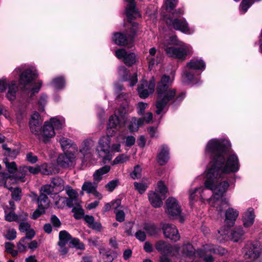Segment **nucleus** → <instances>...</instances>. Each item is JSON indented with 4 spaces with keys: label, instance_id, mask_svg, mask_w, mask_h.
Wrapping results in <instances>:
<instances>
[{
    "label": "nucleus",
    "instance_id": "8",
    "mask_svg": "<svg viewBox=\"0 0 262 262\" xmlns=\"http://www.w3.org/2000/svg\"><path fill=\"white\" fill-rule=\"evenodd\" d=\"M94 146V141L91 139H85L81 143L79 151L82 155L84 161L92 162Z\"/></svg>",
    "mask_w": 262,
    "mask_h": 262
},
{
    "label": "nucleus",
    "instance_id": "47",
    "mask_svg": "<svg viewBox=\"0 0 262 262\" xmlns=\"http://www.w3.org/2000/svg\"><path fill=\"white\" fill-rule=\"evenodd\" d=\"M52 86L56 89H61L65 85V80L63 77L55 78L52 81Z\"/></svg>",
    "mask_w": 262,
    "mask_h": 262
},
{
    "label": "nucleus",
    "instance_id": "29",
    "mask_svg": "<svg viewBox=\"0 0 262 262\" xmlns=\"http://www.w3.org/2000/svg\"><path fill=\"white\" fill-rule=\"evenodd\" d=\"M148 199L150 204L155 208L160 207L163 205V198L156 192H149Z\"/></svg>",
    "mask_w": 262,
    "mask_h": 262
},
{
    "label": "nucleus",
    "instance_id": "45",
    "mask_svg": "<svg viewBox=\"0 0 262 262\" xmlns=\"http://www.w3.org/2000/svg\"><path fill=\"white\" fill-rule=\"evenodd\" d=\"M99 253L102 255V258L104 262H112L114 259V253H110L109 251H106L105 249H100Z\"/></svg>",
    "mask_w": 262,
    "mask_h": 262
},
{
    "label": "nucleus",
    "instance_id": "17",
    "mask_svg": "<svg viewBox=\"0 0 262 262\" xmlns=\"http://www.w3.org/2000/svg\"><path fill=\"white\" fill-rule=\"evenodd\" d=\"M155 247L161 254H169L171 257H174L175 252H178V246H172L170 244L163 241L157 242Z\"/></svg>",
    "mask_w": 262,
    "mask_h": 262
},
{
    "label": "nucleus",
    "instance_id": "37",
    "mask_svg": "<svg viewBox=\"0 0 262 262\" xmlns=\"http://www.w3.org/2000/svg\"><path fill=\"white\" fill-rule=\"evenodd\" d=\"M64 189H65L67 194L69 197L68 200H71L72 203L76 204L78 197L77 192L69 185L64 187Z\"/></svg>",
    "mask_w": 262,
    "mask_h": 262
},
{
    "label": "nucleus",
    "instance_id": "36",
    "mask_svg": "<svg viewBox=\"0 0 262 262\" xmlns=\"http://www.w3.org/2000/svg\"><path fill=\"white\" fill-rule=\"evenodd\" d=\"M72 237L66 231H61L59 233V242L58 245L59 246H65L68 242L71 241Z\"/></svg>",
    "mask_w": 262,
    "mask_h": 262
},
{
    "label": "nucleus",
    "instance_id": "51",
    "mask_svg": "<svg viewBox=\"0 0 262 262\" xmlns=\"http://www.w3.org/2000/svg\"><path fill=\"white\" fill-rule=\"evenodd\" d=\"M4 162L5 163L6 167L9 173H14L16 172L17 165L15 162H9L7 158L4 159Z\"/></svg>",
    "mask_w": 262,
    "mask_h": 262
},
{
    "label": "nucleus",
    "instance_id": "28",
    "mask_svg": "<svg viewBox=\"0 0 262 262\" xmlns=\"http://www.w3.org/2000/svg\"><path fill=\"white\" fill-rule=\"evenodd\" d=\"M112 136L106 135L102 136L99 140L98 144L101 150L105 154H108L110 152V144L111 142V137Z\"/></svg>",
    "mask_w": 262,
    "mask_h": 262
},
{
    "label": "nucleus",
    "instance_id": "38",
    "mask_svg": "<svg viewBox=\"0 0 262 262\" xmlns=\"http://www.w3.org/2000/svg\"><path fill=\"white\" fill-rule=\"evenodd\" d=\"M38 207L45 210L49 206L50 201L46 194L41 192L37 199Z\"/></svg>",
    "mask_w": 262,
    "mask_h": 262
},
{
    "label": "nucleus",
    "instance_id": "12",
    "mask_svg": "<svg viewBox=\"0 0 262 262\" xmlns=\"http://www.w3.org/2000/svg\"><path fill=\"white\" fill-rule=\"evenodd\" d=\"M166 23L169 26H171L175 30L187 34H191L194 32L193 29L189 28L188 24L184 18H169L167 19Z\"/></svg>",
    "mask_w": 262,
    "mask_h": 262
},
{
    "label": "nucleus",
    "instance_id": "26",
    "mask_svg": "<svg viewBox=\"0 0 262 262\" xmlns=\"http://www.w3.org/2000/svg\"><path fill=\"white\" fill-rule=\"evenodd\" d=\"M51 125L54 128V130H58L62 129L65 126V119L62 116H56L50 118L48 121Z\"/></svg>",
    "mask_w": 262,
    "mask_h": 262
},
{
    "label": "nucleus",
    "instance_id": "41",
    "mask_svg": "<svg viewBox=\"0 0 262 262\" xmlns=\"http://www.w3.org/2000/svg\"><path fill=\"white\" fill-rule=\"evenodd\" d=\"M235 2H238L239 0H234ZM260 0H243L239 6L240 12L244 14L254 3L259 2Z\"/></svg>",
    "mask_w": 262,
    "mask_h": 262
},
{
    "label": "nucleus",
    "instance_id": "31",
    "mask_svg": "<svg viewBox=\"0 0 262 262\" xmlns=\"http://www.w3.org/2000/svg\"><path fill=\"white\" fill-rule=\"evenodd\" d=\"M111 169L108 165H105L102 167L96 170L93 174V181L99 183L103 178V176L108 173Z\"/></svg>",
    "mask_w": 262,
    "mask_h": 262
},
{
    "label": "nucleus",
    "instance_id": "55",
    "mask_svg": "<svg viewBox=\"0 0 262 262\" xmlns=\"http://www.w3.org/2000/svg\"><path fill=\"white\" fill-rule=\"evenodd\" d=\"M41 192L46 193L47 194H55L56 195L57 193L55 192V190L53 187L51 183L49 185H46L42 186L41 188Z\"/></svg>",
    "mask_w": 262,
    "mask_h": 262
},
{
    "label": "nucleus",
    "instance_id": "9",
    "mask_svg": "<svg viewBox=\"0 0 262 262\" xmlns=\"http://www.w3.org/2000/svg\"><path fill=\"white\" fill-rule=\"evenodd\" d=\"M200 252L201 256L205 261L213 262V258L212 255H210L211 253L224 255L227 252V251L223 248L216 247L213 245L207 244L204 246V251H200Z\"/></svg>",
    "mask_w": 262,
    "mask_h": 262
},
{
    "label": "nucleus",
    "instance_id": "32",
    "mask_svg": "<svg viewBox=\"0 0 262 262\" xmlns=\"http://www.w3.org/2000/svg\"><path fill=\"white\" fill-rule=\"evenodd\" d=\"M186 67L190 69L203 71L206 64L202 59H192L187 63Z\"/></svg>",
    "mask_w": 262,
    "mask_h": 262
},
{
    "label": "nucleus",
    "instance_id": "7",
    "mask_svg": "<svg viewBox=\"0 0 262 262\" xmlns=\"http://www.w3.org/2000/svg\"><path fill=\"white\" fill-rule=\"evenodd\" d=\"M166 212L170 217H179V221L183 223L184 218L181 215V208L178 201L174 198H169L166 201Z\"/></svg>",
    "mask_w": 262,
    "mask_h": 262
},
{
    "label": "nucleus",
    "instance_id": "13",
    "mask_svg": "<svg viewBox=\"0 0 262 262\" xmlns=\"http://www.w3.org/2000/svg\"><path fill=\"white\" fill-rule=\"evenodd\" d=\"M124 125L120 119L116 115L110 116L107 125L106 134L108 136H114L117 131Z\"/></svg>",
    "mask_w": 262,
    "mask_h": 262
},
{
    "label": "nucleus",
    "instance_id": "60",
    "mask_svg": "<svg viewBox=\"0 0 262 262\" xmlns=\"http://www.w3.org/2000/svg\"><path fill=\"white\" fill-rule=\"evenodd\" d=\"M17 215L13 210L10 211L8 213H6V211H5V220L6 221L11 222L17 221Z\"/></svg>",
    "mask_w": 262,
    "mask_h": 262
},
{
    "label": "nucleus",
    "instance_id": "24",
    "mask_svg": "<svg viewBox=\"0 0 262 262\" xmlns=\"http://www.w3.org/2000/svg\"><path fill=\"white\" fill-rule=\"evenodd\" d=\"M169 159V149L166 145L160 147L157 155V161L160 165H165Z\"/></svg>",
    "mask_w": 262,
    "mask_h": 262
},
{
    "label": "nucleus",
    "instance_id": "10",
    "mask_svg": "<svg viewBox=\"0 0 262 262\" xmlns=\"http://www.w3.org/2000/svg\"><path fill=\"white\" fill-rule=\"evenodd\" d=\"M243 253L245 258L255 259L259 257L261 249L257 242H248L243 249Z\"/></svg>",
    "mask_w": 262,
    "mask_h": 262
},
{
    "label": "nucleus",
    "instance_id": "18",
    "mask_svg": "<svg viewBox=\"0 0 262 262\" xmlns=\"http://www.w3.org/2000/svg\"><path fill=\"white\" fill-rule=\"evenodd\" d=\"M162 229L163 233L166 238H169L170 240L176 242L180 238V235L176 227L170 224H164Z\"/></svg>",
    "mask_w": 262,
    "mask_h": 262
},
{
    "label": "nucleus",
    "instance_id": "33",
    "mask_svg": "<svg viewBox=\"0 0 262 262\" xmlns=\"http://www.w3.org/2000/svg\"><path fill=\"white\" fill-rule=\"evenodd\" d=\"M60 144L64 151L72 148L74 150H77V145L73 143V142L69 139L65 137H62L59 140Z\"/></svg>",
    "mask_w": 262,
    "mask_h": 262
},
{
    "label": "nucleus",
    "instance_id": "40",
    "mask_svg": "<svg viewBox=\"0 0 262 262\" xmlns=\"http://www.w3.org/2000/svg\"><path fill=\"white\" fill-rule=\"evenodd\" d=\"M24 168V166H21L19 168L16 174L13 176L14 180L13 182L14 183L17 182H25L26 181V176L28 175V173L27 170L23 171V169Z\"/></svg>",
    "mask_w": 262,
    "mask_h": 262
},
{
    "label": "nucleus",
    "instance_id": "62",
    "mask_svg": "<svg viewBox=\"0 0 262 262\" xmlns=\"http://www.w3.org/2000/svg\"><path fill=\"white\" fill-rule=\"evenodd\" d=\"M134 186L136 189L139 192V193L142 194L146 190L148 187V184H144L142 183L135 182Z\"/></svg>",
    "mask_w": 262,
    "mask_h": 262
},
{
    "label": "nucleus",
    "instance_id": "22",
    "mask_svg": "<svg viewBox=\"0 0 262 262\" xmlns=\"http://www.w3.org/2000/svg\"><path fill=\"white\" fill-rule=\"evenodd\" d=\"M119 73L122 77V79L124 81H129L130 86H133L137 83L138 81L137 73H135L130 78H129L130 77V75H129V71L124 66H122L119 68Z\"/></svg>",
    "mask_w": 262,
    "mask_h": 262
},
{
    "label": "nucleus",
    "instance_id": "25",
    "mask_svg": "<svg viewBox=\"0 0 262 262\" xmlns=\"http://www.w3.org/2000/svg\"><path fill=\"white\" fill-rule=\"evenodd\" d=\"M55 205L58 208H63L66 206L72 207L74 206V203H71V200H69L66 197H61L57 195V193L54 197Z\"/></svg>",
    "mask_w": 262,
    "mask_h": 262
},
{
    "label": "nucleus",
    "instance_id": "27",
    "mask_svg": "<svg viewBox=\"0 0 262 262\" xmlns=\"http://www.w3.org/2000/svg\"><path fill=\"white\" fill-rule=\"evenodd\" d=\"M255 219L254 209L252 208H249L244 213L243 217L244 225L246 227H249L253 225Z\"/></svg>",
    "mask_w": 262,
    "mask_h": 262
},
{
    "label": "nucleus",
    "instance_id": "2",
    "mask_svg": "<svg viewBox=\"0 0 262 262\" xmlns=\"http://www.w3.org/2000/svg\"><path fill=\"white\" fill-rule=\"evenodd\" d=\"M14 73L19 74L18 79L19 84L21 86L22 92L28 97H33L36 93L40 91L42 82L38 81L33 87L30 88V84L38 76V74L35 69H25L24 66L16 67Z\"/></svg>",
    "mask_w": 262,
    "mask_h": 262
},
{
    "label": "nucleus",
    "instance_id": "49",
    "mask_svg": "<svg viewBox=\"0 0 262 262\" xmlns=\"http://www.w3.org/2000/svg\"><path fill=\"white\" fill-rule=\"evenodd\" d=\"M129 160V157L126 154H120L117 156L116 158L113 161L112 164L117 165L119 164H123L127 162Z\"/></svg>",
    "mask_w": 262,
    "mask_h": 262
},
{
    "label": "nucleus",
    "instance_id": "6",
    "mask_svg": "<svg viewBox=\"0 0 262 262\" xmlns=\"http://www.w3.org/2000/svg\"><path fill=\"white\" fill-rule=\"evenodd\" d=\"M244 234V232L241 227L234 228L231 232L229 231L228 229L224 228L218 231L216 237L220 243H223L229 240L237 242L242 238Z\"/></svg>",
    "mask_w": 262,
    "mask_h": 262
},
{
    "label": "nucleus",
    "instance_id": "39",
    "mask_svg": "<svg viewBox=\"0 0 262 262\" xmlns=\"http://www.w3.org/2000/svg\"><path fill=\"white\" fill-rule=\"evenodd\" d=\"M7 89V97H14L16 96V94L18 90V87L15 81L12 80L8 82Z\"/></svg>",
    "mask_w": 262,
    "mask_h": 262
},
{
    "label": "nucleus",
    "instance_id": "14",
    "mask_svg": "<svg viewBox=\"0 0 262 262\" xmlns=\"http://www.w3.org/2000/svg\"><path fill=\"white\" fill-rule=\"evenodd\" d=\"M138 25L137 24H133L132 27L130 29L132 32V35H129L127 36L124 35L122 33H116L114 34L113 37V40L114 42L118 45L124 46L128 43V42L132 40L133 36L136 32V28Z\"/></svg>",
    "mask_w": 262,
    "mask_h": 262
},
{
    "label": "nucleus",
    "instance_id": "64",
    "mask_svg": "<svg viewBox=\"0 0 262 262\" xmlns=\"http://www.w3.org/2000/svg\"><path fill=\"white\" fill-rule=\"evenodd\" d=\"M148 104L146 103L140 102L137 105V113L139 115H144L145 110L147 107Z\"/></svg>",
    "mask_w": 262,
    "mask_h": 262
},
{
    "label": "nucleus",
    "instance_id": "1",
    "mask_svg": "<svg viewBox=\"0 0 262 262\" xmlns=\"http://www.w3.org/2000/svg\"><path fill=\"white\" fill-rule=\"evenodd\" d=\"M205 154L210 157L205 181V188L200 187L189 191L190 203L198 200L204 202L208 199L207 189L212 191L213 195L209 200L210 205L221 214L224 209L230 206L228 200L223 196L229 187V183L222 181L226 174L237 171L239 163L236 154L232 153L229 141L212 139L206 146Z\"/></svg>",
    "mask_w": 262,
    "mask_h": 262
},
{
    "label": "nucleus",
    "instance_id": "63",
    "mask_svg": "<svg viewBox=\"0 0 262 262\" xmlns=\"http://www.w3.org/2000/svg\"><path fill=\"white\" fill-rule=\"evenodd\" d=\"M177 0H165V5L167 11H171L174 8L176 7L177 5Z\"/></svg>",
    "mask_w": 262,
    "mask_h": 262
},
{
    "label": "nucleus",
    "instance_id": "19",
    "mask_svg": "<svg viewBox=\"0 0 262 262\" xmlns=\"http://www.w3.org/2000/svg\"><path fill=\"white\" fill-rule=\"evenodd\" d=\"M75 159V154L72 151H67L59 155L57 159L58 164L63 168L72 166Z\"/></svg>",
    "mask_w": 262,
    "mask_h": 262
},
{
    "label": "nucleus",
    "instance_id": "53",
    "mask_svg": "<svg viewBox=\"0 0 262 262\" xmlns=\"http://www.w3.org/2000/svg\"><path fill=\"white\" fill-rule=\"evenodd\" d=\"M144 229L147 233L150 235H153L157 233V228L154 224H145L144 226Z\"/></svg>",
    "mask_w": 262,
    "mask_h": 262
},
{
    "label": "nucleus",
    "instance_id": "50",
    "mask_svg": "<svg viewBox=\"0 0 262 262\" xmlns=\"http://www.w3.org/2000/svg\"><path fill=\"white\" fill-rule=\"evenodd\" d=\"M168 99H160L156 102V106L157 110L156 112L157 114L160 115L164 110L168 102Z\"/></svg>",
    "mask_w": 262,
    "mask_h": 262
},
{
    "label": "nucleus",
    "instance_id": "44",
    "mask_svg": "<svg viewBox=\"0 0 262 262\" xmlns=\"http://www.w3.org/2000/svg\"><path fill=\"white\" fill-rule=\"evenodd\" d=\"M163 55L160 51L154 57H147L149 61V68H151L152 67L156 64L161 63L163 60Z\"/></svg>",
    "mask_w": 262,
    "mask_h": 262
},
{
    "label": "nucleus",
    "instance_id": "5",
    "mask_svg": "<svg viewBox=\"0 0 262 262\" xmlns=\"http://www.w3.org/2000/svg\"><path fill=\"white\" fill-rule=\"evenodd\" d=\"M172 79L167 75H163L157 88L158 97L162 98H172L176 96V90L169 88Z\"/></svg>",
    "mask_w": 262,
    "mask_h": 262
},
{
    "label": "nucleus",
    "instance_id": "11",
    "mask_svg": "<svg viewBox=\"0 0 262 262\" xmlns=\"http://www.w3.org/2000/svg\"><path fill=\"white\" fill-rule=\"evenodd\" d=\"M155 88V79L152 77L148 82L144 80H142L138 85L137 91L140 97L146 98L154 93Z\"/></svg>",
    "mask_w": 262,
    "mask_h": 262
},
{
    "label": "nucleus",
    "instance_id": "4",
    "mask_svg": "<svg viewBox=\"0 0 262 262\" xmlns=\"http://www.w3.org/2000/svg\"><path fill=\"white\" fill-rule=\"evenodd\" d=\"M204 251V248L195 252L193 246L189 243L183 245L181 247H178V252H175L176 258H180L179 262H191L194 260L196 256L202 258L200 251Z\"/></svg>",
    "mask_w": 262,
    "mask_h": 262
},
{
    "label": "nucleus",
    "instance_id": "21",
    "mask_svg": "<svg viewBox=\"0 0 262 262\" xmlns=\"http://www.w3.org/2000/svg\"><path fill=\"white\" fill-rule=\"evenodd\" d=\"M128 3L126 8V14L129 20L140 16V14L136 8L135 0H124Z\"/></svg>",
    "mask_w": 262,
    "mask_h": 262
},
{
    "label": "nucleus",
    "instance_id": "52",
    "mask_svg": "<svg viewBox=\"0 0 262 262\" xmlns=\"http://www.w3.org/2000/svg\"><path fill=\"white\" fill-rule=\"evenodd\" d=\"M26 238H21L17 244L18 251L20 252L26 251L28 247L29 241Z\"/></svg>",
    "mask_w": 262,
    "mask_h": 262
},
{
    "label": "nucleus",
    "instance_id": "48",
    "mask_svg": "<svg viewBox=\"0 0 262 262\" xmlns=\"http://www.w3.org/2000/svg\"><path fill=\"white\" fill-rule=\"evenodd\" d=\"M167 188L163 182L159 181L157 184V186L156 188L155 192L159 193L160 195L164 199L165 194L167 192Z\"/></svg>",
    "mask_w": 262,
    "mask_h": 262
},
{
    "label": "nucleus",
    "instance_id": "34",
    "mask_svg": "<svg viewBox=\"0 0 262 262\" xmlns=\"http://www.w3.org/2000/svg\"><path fill=\"white\" fill-rule=\"evenodd\" d=\"M143 125V119L133 117L132 118L128 129L130 132H137L140 127Z\"/></svg>",
    "mask_w": 262,
    "mask_h": 262
},
{
    "label": "nucleus",
    "instance_id": "46",
    "mask_svg": "<svg viewBox=\"0 0 262 262\" xmlns=\"http://www.w3.org/2000/svg\"><path fill=\"white\" fill-rule=\"evenodd\" d=\"M183 77L185 79L186 82L189 83L196 84L198 83L199 78L195 76L194 75L188 71H185L183 74Z\"/></svg>",
    "mask_w": 262,
    "mask_h": 262
},
{
    "label": "nucleus",
    "instance_id": "59",
    "mask_svg": "<svg viewBox=\"0 0 262 262\" xmlns=\"http://www.w3.org/2000/svg\"><path fill=\"white\" fill-rule=\"evenodd\" d=\"M116 215V220L119 222H123L125 220V213L122 209L114 210Z\"/></svg>",
    "mask_w": 262,
    "mask_h": 262
},
{
    "label": "nucleus",
    "instance_id": "42",
    "mask_svg": "<svg viewBox=\"0 0 262 262\" xmlns=\"http://www.w3.org/2000/svg\"><path fill=\"white\" fill-rule=\"evenodd\" d=\"M8 189L11 192V196L13 200L19 201L21 200L22 192L20 188L17 187L13 188L10 186Z\"/></svg>",
    "mask_w": 262,
    "mask_h": 262
},
{
    "label": "nucleus",
    "instance_id": "58",
    "mask_svg": "<svg viewBox=\"0 0 262 262\" xmlns=\"http://www.w3.org/2000/svg\"><path fill=\"white\" fill-rule=\"evenodd\" d=\"M24 169H25V170H27L28 173V172H30V173H32L33 174H37L40 171V168L39 166H36L34 167L24 166V168L23 170L24 171Z\"/></svg>",
    "mask_w": 262,
    "mask_h": 262
},
{
    "label": "nucleus",
    "instance_id": "56",
    "mask_svg": "<svg viewBox=\"0 0 262 262\" xmlns=\"http://www.w3.org/2000/svg\"><path fill=\"white\" fill-rule=\"evenodd\" d=\"M14 245L10 242H7L5 244L6 251L13 256H15L17 255V251L14 250Z\"/></svg>",
    "mask_w": 262,
    "mask_h": 262
},
{
    "label": "nucleus",
    "instance_id": "61",
    "mask_svg": "<svg viewBox=\"0 0 262 262\" xmlns=\"http://www.w3.org/2000/svg\"><path fill=\"white\" fill-rule=\"evenodd\" d=\"M40 168V171L43 174L48 175L52 173V170L50 169L51 165L44 163L41 165L39 166Z\"/></svg>",
    "mask_w": 262,
    "mask_h": 262
},
{
    "label": "nucleus",
    "instance_id": "43",
    "mask_svg": "<svg viewBox=\"0 0 262 262\" xmlns=\"http://www.w3.org/2000/svg\"><path fill=\"white\" fill-rule=\"evenodd\" d=\"M30 128L32 133L39 135L40 133L41 121H30Z\"/></svg>",
    "mask_w": 262,
    "mask_h": 262
},
{
    "label": "nucleus",
    "instance_id": "15",
    "mask_svg": "<svg viewBox=\"0 0 262 262\" xmlns=\"http://www.w3.org/2000/svg\"><path fill=\"white\" fill-rule=\"evenodd\" d=\"M115 55L127 66H132L136 61L135 54L132 52H128L124 49H120L115 51Z\"/></svg>",
    "mask_w": 262,
    "mask_h": 262
},
{
    "label": "nucleus",
    "instance_id": "57",
    "mask_svg": "<svg viewBox=\"0 0 262 262\" xmlns=\"http://www.w3.org/2000/svg\"><path fill=\"white\" fill-rule=\"evenodd\" d=\"M142 169L139 165H136L134 167V170L130 173V177L133 179H139L141 176Z\"/></svg>",
    "mask_w": 262,
    "mask_h": 262
},
{
    "label": "nucleus",
    "instance_id": "35",
    "mask_svg": "<svg viewBox=\"0 0 262 262\" xmlns=\"http://www.w3.org/2000/svg\"><path fill=\"white\" fill-rule=\"evenodd\" d=\"M51 183L55 190V192L57 193L64 189V182L60 178L55 177L53 178Z\"/></svg>",
    "mask_w": 262,
    "mask_h": 262
},
{
    "label": "nucleus",
    "instance_id": "16",
    "mask_svg": "<svg viewBox=\"0 0 262 262\" xmlns=\"http://www.w3.org/2000/svg\"><path fill=\"white\" fill-rule=\"evenodd\" d=\"M98 183L91 181H85L83 183L81 187V191L80 194H83L85 192L88 194H92L96 198L101 200L102 198V195L97 190Z\"/></svg>",
    "mask_w": 262,
    "mask_h": 262
},
{
    "label": "nucleus",
    "instance_id": "30",
    "mask_svg": "<svg viewBox=\"0 0 262 262\" xmlns=\"http://www.w3.org/2000/svg\"><path fill=\"white\" fill-rule=\"evenodd\" d=\"M13 180V176L7 172H0V186H4L8 189L14 183Z\"/></svg>",
    "mask_w": 262,
    "mask_h": 262
},
{
    "label": "nucleus",
    "instance_id": "23",
    "mask_svg": "<svg viewBox=\"0 0 262 262\" xmlns=\"http://www.w3.org/2000/svg\"><path fill=\"white\" fill-rule=\"evenodd\" d=\"M238 214L239 212L237 210L229 208L225 212V224L229 227L233 226Z\"/></svg>",
    "mask_w": 262,
    "mask_h": 262
},
{
    "label": "nucleus",
    "instance_id": "20",
    "mask_svg": "<svg viewBox=\"0 0 262 262\" xmlns=\"http://www.w3.org/2000/svg\"><path fill=\"white\" fill-rule=\"evenodd\" d=\"M55 132L52 126L50 125L48 121H46L44 123L42 133L41 135H39L38 139L43 142H47L49 140L55 136Z\"/></svg>",
    "mask_w": 262,
    "mask_h": 262
},
{
    "label": "nucleus",
    "instance_id": "3",
    "mask_svg": "<svg viewBox=\"0 0 262 262\" xmlns=\"http://www.w3.org/2000/svg\"><path fill=\"white\" fill-rule=\"evenodd\" d=\"M163 45L166 54L170 57L184 60L187 55L192 53V48L188 45H181V47L179 48L172 47V45H179L175 37H170L165 39Z\"/></svg>",
    "mask_w": 262,
    "mask_h": 262
},
{
    "label": "nucleus",
    "instance_id": "54",
    "mask_svg": "<svg viewBox=\"0 0 262 262\" xmlns=\"http://www.w3.org/2000/svg\"><path fill=\"white\" fill-rule=\"evenodd\" d=\"M70 244L72 246L77 249L83 250L85 249V246L83 243L80 242L77 238H73L70 241Z\"/></svg>",
    "mask_w": 262,
    "mask_h": 262
}]
</instances>
